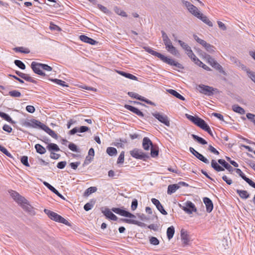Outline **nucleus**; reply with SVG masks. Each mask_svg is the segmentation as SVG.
<instances>
[{
    "label": "nucleus",
    "instance_id": "1",
    "mask_svg": "<svg viewBox=\"0 0 255 255\" xmlns=\"http://www.w3.org/2000/svg\"><path fill=\"white\" fill-rule=\"evenodd\" d=\"M182 2L192 14L201 20L208 26L210 27L213 26V25L212 22L206 15H204L202 12H201L196 6H194L190 2L186 0H182Z\"/></svg>",
    "mask_w": 255,
    "mask_h": 255
},
{
    "label": "nucleus",
    "instance_id": "2",
    "mask_svg": "<svg viewBox=\"0 0 255 255\" xmlns=\"http://www.w3.org/2000/svg\"><path fill=\"white\" fill-rule=\"evenodd\" d=\"M145 50L149 53L151 54L152 55H154L158 58H159L161 60L163 61L164 62L172 65L175 66L178 68H181V65L178 62L174 61L173 59L169 58L164 55L155 51L151 49L150 48H145Z\"/></svg>",
    "mask_w": 255,
    "mask_h": 255
},
{
    "label": "nucleus",
    "instance_id": "3",
    "mask_svg": "<svg viewBox=\"0 0 255 255\" xmlns=\"http://www.w3.org/2000/svg\"><path fill=\"white\" fill-rule=\"evenodd\" d=\"M166 50L172 55L177 56L179 55L178 51L173 46L171 41L169 38L163 40Z\"/></svg>",
    "mask_w": 255,
    "mask_h": 255
},
{
    "label": "nucleus",
    "instance_id": "4",
    "mask_svg": "<svg viewBox=\"0 0 255 255\" xmlns=\"http://www.w3.org/2000/svg\"><path fill=\"white\" fill-rule=\"evenodd\" d=\"M198 90L201 93L208 96H212L214 94V92L217 90L216 89H214L212 87L204 85H199Z\"/></svg>",
    "mask_w": 255,
    "mask_h": 255
},
{
    "label": "nucleus",
    "instance_id": "5",
    "mask_svg": "<svg viewBox=\"0 0 255 255\" xmlns=\"http://www.w3.org/2000/svg\"><path fill=\"white\" fill-rule=\"evenodd\" d=\"M206 58L208 63L214 68L218 70L220 73L225 74V71L221 65H220L213 58L209 55L206 56Z\"/></svg>",
    "mask_w": 255,
    "mask_h": 255
},
{
    "label": "nucleus",
    "instance_id": "6",
    "mask_svg": "<svg viewBox=\"0 0 255 255\" xmlns=\"http://www.w3.org/2000/svg\"><path fill=\"white\" fill-rule=\"evenodd\" d=\"M179 206L188 214H191L193 212H195L197 211L194 204L189 201H187L185 203V206H182L181 204H179Z\"/></svg>",
    "mask_w": 255,
    "mask_h": 255
},
{
    "label": "nucleus",
    "instance_id": "7",
    "mask_svg": "<svg viewBox=\"0 0 255 255\" xmlns=\"http://www.w3.org/2000/svg\"><path fill=\"white\" fill-rule=\"evenodd\" d=\"M152 115L160 122L164 124L165 126L167 127L170 126V121L166 115L161 114L160 113H153Z\"/></svg>",
    "mask_w": 255,
    "mask_h": 255
},
{
    "label": "nucleus",
    "instance_id": "8",
    "mask_svg": "<svg viewBox=\"0 0 255 255\" xmlns=\"http://www.w3.org/2000/svg\"><path fill=\"white\" fill-rule=\"evenodd\" d=\"M31 68L34 73L41 76H45V73L42 71V64L32 62L31 65Z\"/></svg>",
    "mask_w": 255,
    "mask_h": 255
},
{
    "label": "nucleus",
    "instance_id": "9",
    "mask_svg": "<svg viewBox=\"0 0 255 255\" xmlns=\"http://www.w3.org/2000/svg\"><path fill=\"white\" fill-rule=\"evenodd\" d=\"M20 205L23 210L27 212L30 215L34 216L35 215V209L28 203L26 199L25 203H21Z\"/></svg>",
    "mask_w": 255,
    "mask_h": 255
},
{
    "label": "nucleus",
    "instance_id": "10",
    "mask_svg": "<svg viewBox=\"0 0 255 255\" xmlns=\"http://www.w3.org/2000/svg\"><path fill=\"white\" fill-rule=\"evenodd\" d=\"M130 154L131 156L137 159H143L146 157L147 156L141 150L138 149H134L130 151Z\"/></svg>",
    "mask_w": 255,
    "mask_h": 255
},
{
    "label": "nucleus",
    "instance_id": "11",
    "mask_svg": "<svg viewBox=\"0 0 255 255\" xmlns=\"http://www.w3.org/2000/svg\"><path fill=\"white\" fill-rule=\"evenodd\" d=\"M112 210L116 213L124 217L134 218H135V215H134L133 214H132L131 213L126 210L121 209L120 208H113Z\"/></svg>",
    "mask_w": 255,
    "mask_h": 255
},
{
    "label": "nucleus",
    "instance_id": "12",
    "mask_svg": "<svg viewBox=\"0 0 255 255\" xmlns=\"http://www.w3.org/2000/svg\"><path fill=\"white\" fill-rule=\"evenodd\" d=\"M10 193L11 196L18 204H20L21 203H25L26 199L20 195L17 192L14 191H11Z\"/></svg>",
    "mask_w": 255,
    "mask_h": 255
},
{
    "label": "nucleus",
    "instance_id": "13",
    "mask_svg": "<svg viewBox=\"0 0 255 255\" xmlns=\"http://www.w3.org/2000/svg\"><path fill=\"white\" fill-rule=\"evenodd\" d=\"M151 202L152 203L156 206L157 209L163 215H167V212L164 209L162 205L161 204L160 202L158 200L155 199V198H152L151 199Z\"/></svg>",
    "mask_w": 255,
    "mask_h": 255
},
{
    "label": "nucleus",
    "instance_id": "14",
    "mask_svg": "<svg viewBox=\"0 0 255 255\" xmlns=\"http://www.w3.org/2000/svg\"><path fill=\"white\" fill-rule=\"evenodd\" d=\"M102 212L104 214L107 218L113 221H116L118 219L117 217L108 208H105L102 210Z\"/></svg>",
    "mask_w": 255,
    "mask_h": 255
},
{
    "label": "nucleus",
    "instance_id": "15",
    "mask_svg": "<svg viewBox=\"0 0 255 255\" xmlns=\"http://www.w3.org/2000/svg\"><path fill=\"white\" fill-rule=\"evenodd\" d=\"M44 124L39 122V121H37L35 119H32L29 122L26 123V125L27 126L33 128H42V126Z\"/></svg>",
    "mask_w": 255,
    "mask_h": 255
},
{
    "label": "nucleus",
    "instance_id": "16",
    "mask_svg": "<svg viewBox=\"0 0 255 255\" xmlns=\"http://www.w3.org/2000/svg\"><path fill=\"white\" fill-rule=\"evenodd\" d=\"M203 202L206 205V211L208 213H210L213 210V204L212 201L208 197L203 198Z\"/></svg>",
    "mask_w": 255,
    "mask_h": 255
},
{
    "label": "nucleus",
    "instance_id": "17",
    "mask_svg": "<svg viewBox=\"0 0 255 255\" xmlns=\"http://www.w3.org/2000/svg\"><path fill=\"white\" fill-rule=\"evenodd\" d=\"M125 108L140 117H143V114L142 113V112H141L139 110H138L136 108L128 105H125Z\"/></svg>",
    "mask_w": 255,
    "mask_h": 255
},
{
    "label": "nucleus",
    "instance_id": "18",
    "mask_svg": "<svg viewBox=\"0 0 255 255\" xmlns=\"http://www.w3.org/2000/svg\"><path fill=\"white\" fill-rule=\"evenodd\" d=\"M142 146L146 150H148L150 147H151L153 146L152 143L149 138L147 137L143 138L142 141Z\"/></svg>",
    "mask_w": 255,
    "mask_h": 255
},
{
    "label": "nucleus",
    "instance_id": "19",
    "mask_svg": "<svg viewBox=\"0 0 255 255\" xmlns=\"http://www.w3.org/2000/svg\"><path fill=\"white\" fill-rule=\"evenodd\" d=\"M44 212L51 220L56 222L57 221L59 215L48 209H44Z\"/></svg>",
    "mask_w": 255,
    "mask_h": 255
},
{
    "label": "nucleus",
    "instance_id": "20",
    "mask_svg": "<svg viewBox=\"0 0 255 255\" xmlns=\"http://www.w3.org/2000/svg\"><path fill=\"white\" fill-rule=\"evenodd\" d=\"M43 130H44L45 132H46L48 134H49L51 136H52L53 138L55 139L58 138V135L57 134L51 129H50L48 127L46 126L45 125H43L42 126V128H41Z\"/></svg>",
    "mask_w": 255,
    "mask_h": 255
},
{
    "label": "nucleus",
    "instance_id": "21",
    "mask_svg": "<svg viewBox=\"0 0 255 255\" xmlns=\"http://www.w3.org/2000/svg\"><path fill=\"white\" fill-rule=\"evenodd\" d=\"M43 184L46 186L50 191L53 192L54 193H55L56 195H57L58 197L60 198L65 199L64 197L52 186H51L50 184H49L48 183H47L46 181L43 182Z\"/></svg>",
    "mask_w": 255,
    "mask_h": 255
},
{
    "label": "nucleus",
    "instance_id": "22",
    "mask_svg": "<svg viewBox=\"0 0 255 255\" xmlns=\"http://www.w3.org/2000/svg\"><path fill=\"white\" fill-rule=\"evenodd\" d=\"M79 38L81 41L85 43H89L91 45H95L96 43H97V42L94 39L90 38L85 35H80Z\"/></svg>",
    "mask_w": 255,
    "mask_h": 255
},
{
    "label": "nucleus",
    "instance_id": "23",
    "mask_svg": "<svg viewBox=\"0 0 255 255\" xmlns=\"http://www.w3.org/2000/svg\"><path fill=\"white\" fill-rule=\"evenodd\" d=\"M181 238L182 242L184 246L188 244L190 241L189 235L183 230H182L181 231Z\"/></svg>",
    "mask_w": 255,
    "mask_h": 255
},
{
    "label": "nucleus",
    "instance_id": "24",
    "mask_svg": "<svg viewBox=\"0 0 255 255\" xmlns=\"http://www.w3.org/2000/svg\"><path fill=\"white\" fill-rule=\"evenodd\" d=\"M218 162L219 164L222 165L224 168L227 169L229 172H233L235 169L232 166L228 164L224 159H220L218 160Z\"/></svg>",
    "mask_w": 255,
    "mask_h": 255
},
{
    "label": "nucleus",
    "instance_id": "25",
    "mask_svg": "<svg viewBox=\"0 0 255 255\" xmlns=\"http://www.w3.org/2000/svg\"><path fill=\"white\" fill-rule=\"evenodd\" d=\"M193 123L203 129L205 128V127L207 125L203 120L198 117H196V118Z\"/></svg>",
    "mask_w": 255,
    "mask_h": 255
},
{
    "label": "nucleus",
    "instance_id": "26",
    "mask_svg": "<svg viewBox=\"0 0 255 255\" xmlns=\"http://www.w3.org/2000/svg\"><path fill=\"white\" fill-rule=\"evenodd\" d=\"M218 163V162H217L215 160L212 159L211 160L212 167L218 172L224 171V168L219 165Z\"/></svg>",
    "mask_w": 255,
    "mask_h": 255
},
{
    "label": "nucleus",
    "instance_id": "27",
    "mask_svg": "<svg viewBox=\"0 0 255 255\" xmlns=\"http://www.w3.org/2000/svg\"><path fill=\"white\" fill-rule=\"evenodd\" d=\"M16 73L21 78L27 81L31 82L32 83H34L35 81L32 79V77H30L28 75L21 73L19 71H16Z\"/></svg>",
    "mask_w": 255,
    "mask_h": 255
},
{
    "label": "nucleus",
    "instance_id": "28",
    "mask_svg": "<svg viewBox=\"0 0 255 255\" xmlns=\"http://www.w3.org/2000/svg\"><path fill=\"white\" fill-rule=\"evenodd\" d=\"M180 188V185L177 184H171L168 186L167 193L171 194L176 192V191Z\"/></svg>",
    "mask_w": 255,
    "mask_h": 255
},
{
    "label": "nucleus",
    "instance_id": "29",
    "mask_svg": "<svg viewBox=\"0 0 255 255\" xmlns=\"http://www.w3.org/2000/svg\"><path fill=\"white\" fill-rule=\"evenodd\" d=\"M118 73L120 74L121 75L124 76L127 78H128L129 79L136 81L137 80V78L131 74L126 73L123 71H118Z\"/></svg>",
    "mask_w": 255,
    "mask_h": 255
},
{
    "label": "nucleus",
    "instance_id": "30",
    "mask_svg": "<svg viewBox=\"0 0 255 255\" xmlns=\"http://www.w3.org/2000/svg\"><path fill=\"white\" fill-rule=\"evenodd\" d=\"M237 193L239 194L240 197L244 199H246L250 197V194L246 190H237Z\"/></svg>",
    "mask_w": 255,
    "mask_h": 255
},
{
    "label": "nucleus",
    "instance_id": "31",
    "mask_svg": "<svg viewBox=\"0 0 255 255\" xmlns=\"http://www.w3.org/2000/svg\"><path fill=\"white\" fill-rule=\"evenodd\" d=\"M167 92L169 93H170V94H171L172 95L175 96V97H176L177 98H178L180 100H181L183 101L185 100V98H184V97L182 96V95H181L179 93H178L177 91H176L174 90L169 89V90H167Z\"/></svg>",
    "mask_w": 255,
    "mask_h": 255
},
{
    "label": "nucleus",
    "instance_id": "32",
    "mask_svg": "<svg viewBox=\"0 0 255 255\" xmlns=\"http://www.w3.org/2000/svg\"><path fill=\"white\" fill-rule=\"evenodd\" d=\"M175 233V229L174 227L173 226H171L167 228V237L169 240H171L174 234Z\"/></svg>",
    "mask_w": 255,
    "mask_h": 255
},
{
    "label": "nucleus",
    "instance_id": "33",
    "mask_svg": "<svg viewBox=\"0 0 255 255\" xmlns=\"http://www.w3.org/2000/svg\"><path fill=\"white\" fill-rule=\"evenodd\" d=\"M232 110L237 113L240 114L241 115H244L245 114V110L242 107H240L238 105H234L232 106Z\"/></svg>",
    "mask_w": 255,
    "mask_h": 255
},
{
    "label": "nucleus",
    "instance_id": "34",
    "mask_svg": "<svg viewBox=\"0 0 255 255\" xmlns=\"http://www.w3.org/2000/svg\"><path fill=\"white\" fill-rule=\"evenodd\" d=\"M114 11L118 14L123 17H127L128 15L127 13L121 9L118 6H115L114 8Z\"/></svg>",
    "mask_w": 255,
    "mask_h": 255
},
{
    "label": "nucleus",
    "instance_id": "35",
    "mask_svg": "<svg viewBox=\"0 0 255 255\" xmlns=\"http://www.w3.org/2000/svg\"><path fill=\"white\" fill-rule=\"evenodd\" d=\"M191 136L194 139L196 140L199 143L203 144V145L207 144V142L203 138L200 137L198 136V135L194 134H192L191 135Z\"/></svg>",
    "mask_w": 255,
    "mask_h": 255
},
{
    "label": "nucleus",
    "instance_id": "36",
    "mask_svg": "<svg viewBox=\"0 0 255 255\" xmlns=\"http://www.w3.org/2000/svg\"><path fill=\"white\" fill-rule=\"evenodd\" d=\"M122 220L126 223L134 224L139 226H141L142 224L141 222L133 219H124Z\"/></svg>",
    "mask_w": 255,
    "mask_h": 255
},
{
    "label": "nucleus",
    "instance_id": "37",
    "mask_svg": "<svg viewBox=\"0 0 255 255\" xmlns=\"http://www.w3.org/2000/svg\"><path fill=\"white\" fill-rule=\"evenodd\" d=\"M97 190L96 187H90L88 188L84 192L85 196H88L93 193L95 192Z\"/></svg>",
    "mask_w": 255,
    "mask_h": 255
},
{
    "label": "nucleus",
    "instance_id": "38",
    "mask_svg": "<svg viewBox=\"0 0 255 255\" xmlns=\"http://www.w3.org/2000/svg\"><path fill=\"white\" fill-rule=\"evenodd\" d=\"M35 148L36 151L41 154H44L46 152L45 148L39 144H35Z\"/></svg>",
    "mask_w": 255,
    "mask_h": 255
},
{
    "label": "nucleus",
    "instance_id": "39",
    "mask_svg": "<svg viewBox=\"0 0 255 255\" xmlns=\"http://www.w3.org/2000/svg\"><path fill=\"white\" fill-rule=\"evenodd\" d=\"M128 96H129L131 98H133L134 99L139 100L140 101L144 100L143 97H142V96L139 95L137 93L132 92H128Z\"/></svg>",
    "mask_w": 255,
    "mask_h": 255
},
{
    "label": "nucleus",
    "instance_id": "40",
    "mask_svg": "<svg viewBox=\"0 0 255 255\" xmlns=\"http://www.w3.org/2000/svg\"><path fill=\"white\" fill-rule=\"evenodd\" d=\"M106 152L110 156L115 155L117 153V150L116 148L112 147H108L107 148Z\"/></svg>",
    "mask_w": 255,
    "mask_h": 255
},
{
    "label": "nucleus",
    "instance_id": "41",
    "mask_svg": "<svg viewBox=\"0 0 255 255\" xmlns=\"http://www.w3.org/2000/svg\"><path fill=\"white\" fill-rule=\"evenodd\" d=\"M178 42L180 44V45L181 46V47L186 52H187V51H188L189 49H191V47L187 44L185 43L184 42H183V41H181L180 40H178Z\"/></svg>",
    "mask_w": 255,
    "mask_h": 255
},
{
    "label": "nucleus",
    "instance_id": "42",
    "mask_svg": "<svg viewBox=\"0 0 255 255\" xmlns=\"http://www.w3.org/2000/svg\"><path fill=\"white\" fill-rule=\"evenodd\" d=\"M8 95L14 98L20 97L21 96V93L17 90H12L9 91Z\"/></svg>",
    "mask_w": 255,
    "mask_h": 255
},
{
    "label": "nucleus",
    "instance_id": "43",
    "mask_svg": "<svg viewBox=\"0 0 255 255\" xmlns=\"http://www.w3.org/2000/svg\"><path fill=\"white\" fill-rule=\"evenodd\" d=\"M204 48L208 52L210 53H213L215 52V47L209 43H207L206 46H204Z\"/></svg>",
    "mask_w": 255,
    "mask_h": 255
},
{
    "label": "nucleus",
    "instance_id": "44",
    "mask_svg": "<svg viewBox=\"0 0 255 255\" xmlns=\"http://www.w3.org/2000/svg\"><path fill=\"white\" fill-rule=\"evenodd\" d=\"M197 158L201 160V161L205 163L209 164V160L207 159L206 157H205L202 154L199 153V154H197Z\"/></svg>",
    "mask_w": 255,
    "mask_h": 255
},
{
    "label": "nucleus",
    "instance_id": "45",
    "mask_svg": "<svg viewBox=\"0 0 255 255\" xmlns=\"http://www.w3.org/2000/svg\"><path fill=\"white\" fill-rule=\"evenodd\" d=\"M94 205V202L91 201L86 203L84 207V209L85 211H88L91 210Z\"/></svg>",
    "mask_w": 255,
    "mask_h": 255
},
{
    "label": "nucleus",
    "instance_id": "46",
    "mask_svg": "<svg viewBox=\"0 0 255 255\" xmlns=\"http://www.w3.org/2000/svg\"><path fill=\"white\" fill-rule=\"evenodd\" d=\"M14 64L21 69L24 70L25 68L24 64L19 60H15L14 61Z\"/></svg>",
    "mask_w": 255,
    "mask_h": 255
},
{
    "label": "nucleus",
    "instance_id": "47",
    "mask_svg": "<svg viewBox=\"0 0 255 255\" xmlns=\"http://www.w3.org/2000/svg\"><path fill=\"white\" fill-rule=\"evenodd\" d=\"M49 150H52L54 151H59L60 150L58 145L55 143H50L48 145Z\"/></svg>",
    "mask_w": 255,
    "mask_h": 255
},
{
    "label": "nucleus",
    "instance_id": "48",
    "mask_svg": "<svg viewBox=\"0 0 255 255\" xmlns=\"http://www.w3.org/2000/svg\"><path fill=\"white\" fill-rule=\"evenodd\" d=\"M124 158H125V152L124 151H122L118 158V160H117V163L118 164H122L124 163Z\"/></svg>",
    "mask_w": 255,
    "mask_h": 255
},
{
    "label": "nucleus",
    "instance_id": "49",
    "mask_svg": "<svg viewBox=\"0 0 255 255\" xmlns=\"http://www.w3.org/2000/svg\"><path fill=\"white\" fill-rule=\"evenodd\" d=\"M234 170L236 171V173L239 174L245 181H246V180L249 179V178H247L245 174L243 173L242 170L240 169L237 168L235 169Z\"/></svg>",
    "mask_w": 255,
    "mask_h": 255
},
{
    "label": "nucleus",
    "instance_id": "50",
    "mask_svg": "<svg viewBox=\"0 0 255 255\" xmlns=\"http://www.w3.org/2000/svg\"><path fill=\"white\" fill-rule=\"evenodd\" d=\"M57 222H58L61 223H63L66 225H68V226L70 225L69 222L67 220H66L65 219L63 218L62 216H61L60 215L59 216V217L58 218Z\"/></svg>",
    "mask_w": 255,
    "mask_h": 255
},
{
    "label": "nucleus",
    "instance_id": "51",
    "mask_svg": "<svg viewBox=\"0 0 255 255\" xmlns=\"http://www.w3.org/2000/svg\"><path fill=\"white\" fill-rule=\"evenodd\" d=\"M149 242L153 245H158L159 244V240L154 237H151L150 238Z\"/></svg>",
    "mask_w": 255,
    "mask_h": 255
},
{
    "label": "nucleus",
    "instance_id": "52",
    "mask_svg": "<svg viewBox=\"0 0 255 255\" xmlns=\"http://www.w3.org/2000/svg\"><path fill=\"white\" fill-rule=\"evenodd\" d=\"M150 149H151L150 154L152 157H154L158 155V150L156 149V148H155L153 146H152L151 147Z\"/></svg>",
    "mask_w": 255,
    "mask_h": 255
},
{
    "label": "nucleus",
    "instance_id": "53",
    "mask_svg": "<svg viewBox=\"0 0 255 255\" xmlns=\"http://www.w3.org/2000/svg\"><path fill=\"white\" fill-rule=\"evenodd\" d=\"M21 163L27 167L29 166V164L28 162V157L26 156H22L21 158Z\"/></svg>",
    "mask_w": 255,
    "mask_h": 255
},
{
    "label": "nucleus",
    "instance_id": "54",
    "mask_svg": "<svg viewBox=\"0 0 255 255\" xmlns=\"http://www.w3.org/2000/svg\"><path fill=\"white\" fill-rule=\"evenodd\" d=\"M51 81L56 83V84H57L59 85L63 86V87L67 86V85L65 84V82L62 80L57 79H52Z\"/></svg>",
    "mask_w": 255,
    "mask_h": 255
},
{
    "label": "nucleus",
    "instance_id": "55",
    "mask_svg": "<svg viewBox=\"0 0 255 255\" xmlns=\"http://www.w3.org/2000/svg\"><path fill=\"white\" fill-rule=\"evenodd\" d=\"M98 7L103 12L105 13H109L110 11L105 6L102 5V4H98Z\"/></svg>",
    "mask_w": 255,
    "mask_h": 255
},
{
    "label": "nucleus",
    "instance_id": "56",
    "mask_svg": "<svg viewBox=\"0 0 255 255\" xmlns=\"http://www.w3.org/2000/svg\"><path fill=\"white\" fill-rule=\"evenodd\" d=\"M246 116L249 120L255 124V115L251 113H248Z\"/></svg>",
    "mask_w": 255,
    "mask_h": 255
},
{
    "label": "nucleus",
    "instance_id": "57",
    "mask_svg": "<svg viewBox=\"0 0 255 255\" xmlns=\"http://www.w3.org/2000/svg\"><path fill=\"white\" fill-rule=\"evenodd\" d=\"M138 202L137 200L135 199H133L131 203V209L132 211L135 210L137 207Z\"/></svg>",
    "mask_w": 255,
    "mask_h": 255
},
{
    "label": "nucleus",
    "instance_id": "58",
    "mask_svg": "<svg viewBox=\"0 0 255 255\" xmlns=\"http://www.w3.org/2000/svg\"><path fill=\"white\" fill-rule=\"evenodd\" d=\"M1 118H2L5 121H6L8 122L13 123V121H12V119H11V118L5 113H3V114L1 115Z\"/></svg>",
    "mask_w": 255,
    "mask_h": 255
},
{
    "label": "nucleus",
    "instance_id": "59",
    "mask_svg": "<svg viewBox=\"0 0 255 255\" xmlns=\"http://www.w3.org/2000/svg\"><path fill=\"white\" fill-rule=\"evenodd\" d=\"M68 147L69 148V149L70 150H71L73 151H75V152L77 151V146L73 143H69V144L68 145Z\"/></svg>",
    "mask_w": 255,
    "mask_h": 255
},
{
    "label": "nucleus",
    "instance_id": "60",
    "mask_svg": "<svg viewBox=\"0 0 255 255\" xmlns=\"http://www.w3.org/2000/svg\"><path fill=\"white\" fill-rule=\"evenodd\" d=\"M208 150L210 151L211 152L218 155L219 154V152L216 148H215L213 146H212L211 145H210L208 147Z\"/></svg>",
    "mask_w": 255,
    "mask_h": 255
},
{
    "label": "nucleus",
    "instance_id": "61",
    "mask_svg": "<svg viewBox=\"0 0 255 255\" xmlns=\"http://www.w3.org/2000/svg\"><path fill=\"white\" fill-rule=\"evenodd\" d=\"M26 110L30 113H33L35 110L33 106L28 105L26 106Z\"/></svg>",
    "mask_w": 255,
    "mask_h": 255
},
{
    "label": "nucleus",
    "instance_id": "62",
    "mask_svg": "<svg viewBox=\"0 0 255 255\" xmlns=\"http://www.w3.org/2000/svg\"><path fill=\"white\" fill-rule=\"evenodd\" d=\"M249 77L251 79V80L255 83V72L253 71H250L249 73L248 74Z\"/></svg>",
    "mask_w": 255,
    "mask_h": 255
},
{
    "label": "nucleus",
    "instance_id": "63",
    "mask_svg": "<svg viewBox=\"0 0 255 255\" xmlns=\"http://www.w3.org/2000/svg\"><path fill=\"white\" fill-rule=\"evenodd\" d=\"M217 23H218V26L220 29H221L223 30H226V29H227L226 26H225V25L224 23H223L222 22H221L220 21H218Z\"/></svg>",
    "mask_w": 255,
    "mask_h": 255
},
{
    "label": "nucleus",
    "instance_id": "64",
    "mask_svg": "<svg viewBox=\"0 0 255 255\" xmlns=\"http://www.w3.org/2000/svg\"><path fill=\"white\" fill-rule=\"evenodd\" d=\"M66 165V161H61L59 162L57 165V167L59 169H63L65 167Z\"/></svg>",
    "mask_w": 255,
    "mask_h": 255
}]
</instances>
